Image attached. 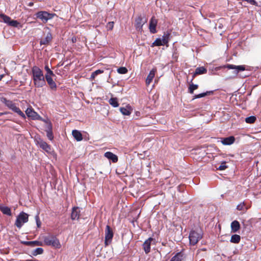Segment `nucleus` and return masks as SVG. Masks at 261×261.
Segmentation results:
<instances>
[{
    "label": "nucleus",
    "instance_id": "nucleus-1",
    "mask_svg": "<svg viewBox=\"0 0 261 261\" xmlns=\"http://www.w3.org/2000/svg\"><path fill=\"white\" fill-rule=\"evenodd\" d=\"M33 80L36 87L41 88L46 85L45 77L43 71L37 66H34L32 69Z\"/></svg>",
    "mask_w": 261,
    "mask_h": 261
},
{
    "label": "nucleus",
    "instance_id": "nucleus-2",
    "mask_svg": "<svg viewBox=\"0 0 261 261\" xmlns=\"http://www.w3.org/2000/svg\"><path fill=\"white\" fill-rule=\"evenodd\" d=\"M1 101L4 103L7 107L10 109L12 110L13 112L18 114L20 116L23 118H25L24 114L20 110V109L17 107L15 104L11 100L7 99L5 97H1L0 98Z\"/></svg>",
    "mask_w": 261,
    "mask_h": 261
},
{
    "label": "nucleus",
    "instance_id": "nucleus-3",
    "mask_svg": "<svg viewBox=\"0 0 261 261\" xmlns=\"http://www.w3.org/2000/svg\"><path fill=\"white\" fill-rule=\"evenodd\" d=\"M44 243L46 245L51 246L56 248H60L61 244L57 237L53 235L43 237Z\"/></svg>",
    "mask_w": 261,
    "mask_h": 261
},
{
    "label": "nucleus",
    "instance_id": "nucleus-4",
    "mask_svg": "<svg viewBox=\"0 0 261 261\" xmlns=\"http://www.w3.org/2000/svg\"><path fill=\"white\" fill-rule=\"evenodd\" d=\"M36 17L39 19L42 23H45L48 20L51 19L56 15L55 13H50L47 11H40L35 14Z\"/></svg>",
    "mask_w": 261,
    "mask_h": 261
},
{
    "label": "nucleus",
    "instance_id": "nucleus-5",
    "mask_svg": "<svg viewBox=\"0 0 261 261\" xmlns=\"http://www.w3.org/2000/svg\"><path fill=\"white\" fill-rule=\"evenodd\" d=\"M29 220V215L25 213L22 212L17 217L15 225L19 228H20L23 224Z\"/></svg>",
    "mask_w": 261,
    "mask_h": 261
},
{
    "label": "nucleus",
    "instance_id": "nucleus-6",
    "mask_svg": "<svg viewBox=\"0 0 261 261\" xmlns=\"http://www.w3.org/2000/svg\"><path fill=\"white\" fill-rule=\"evenodd\" d=\"M114 233L112 229L109 225H107L105 229V245L106 246L110 245L113 238Z\"/></svg>",
    "mask_w": 261,
    "mask_h": 261
},
{
    "label": "nucleus",
    "instance_id": "nucleus-7",
    "mask_svg": "<svg viewBox=\"0 0 261 261\" xmlns=\"http://www.w3.org/2000/svg\"><path fill=\"white\" fill-rule=\"evenodd\" d=\"M201 238L202 236L200 233L195 230L191 231L189 234L190 243L192 245H195Z\"/></svg>",
    "mask_w": 261,
    "mask_h": 261
},
{
    "label": "nucleus",
    "instance_id": "nucleus-8",
    "mask_svg": "<svg viewBox=\"0 0 261 261\" xmlns=\"http://www.w3.org/2000/svg\"><path fill=\"white\" fill-rule=\"evenodd\" d=\"M146 22L147 19L146 18H143L141 15L139 16L135 20V26L136 29L139 31H141L143 24Z\"/></svg>",
    "mask_w": 261,
    "mask_h": 261
},
{
    "label": "nucleus",
    "instance_id": "nucleus-9",
    "mask_svg": "<svg viewBox=\"0 0 261 261\" xmlns=\"http://www.w3.org/2000/svg\"><path fill=\"white\" fill-rule=\"evenodd\" d=\"M36 143L38 146H39L40 148H41L45 151L47 152H50L51 150L50 146L41 139L39 138L38 139L36 140Z\"/></svg>",
    "mask_w": 261,
    "mask_h": 261
},
{
    "label": "nucleus",
    "instance_id": "nucleus-10",
    "mask_svg": "<svg viewBox=\"0 0 261 261\" xmlns=\"http://www.w3.org/2000/svg\"><path fill=\"white\" fill-rule=\"evenodd\" d=\"M26 115L34 120L39 119L40 116L32 108H28L25 111Z\"/></svg>",
    "mask_w": 261,
    "mask_h": 261
},
{
    "label": "nucleus",
    "instance_id": "nucleus-11",
    "mask_svg": "<svg viewBox=\"0 0 261 261\" xmlns=\"http://www.w3.org/2000/svg\"><path fill=\"white\" fill-rule=\"evenodd\" d=\"M226 67L229 69H235L234 72L235 74H237L240 71L245 70V67L244 65L237 66L232 64H227Z\"/></svg>",
    "mask_w": 261,
    "mask_h": 261
},
{
    "label": "nucleus",
    "instance_id": "nucleus-12",
    "mask_svg": "<svg viewBox=\"0 0 261 261\" xmlns=\"http://www.w3.org/2000/svg\"><path fill=\"white\" fill-rule=\"evenodd\" d=\"M157 23H158V21L155 18V17L152 16L150 20L149 27L150 32L152 34H154L156 32V26Z\"/></svg>",
    "mask_w": 261,
    "mask_h": 261
},
{
    "label": "nucleus",
    "instance_id": "nucleus-13",
    "mask_svg": "<svg viewBox=\"0 0 261 261\" xmlns=\"http://www.w3.org/2000/svg\"><path fill=\"white\" fill-rule=\"evenodd\" d=\"M80 210L79 207H73L71 214V219L72 220H79L80 216Z\"/></svg>",
    "mask_w": 261,
    "mask_h": 261
},
{
    "label": "nucleus",
    "instance_id": "nucleus-14",
    "mask_svg": "<svg viewBox=\"0 0 261 261\" xmlns=\"http://www.w3.org/2000/svg\"><path fill=\"white\" fill-rule=\"evenodd\" d=\"M235 141V138L233 136H229L226 138H221V142L224 145H230Z\"/></svg>",
    "mask_w": 261,
    "mask_h": 261
},
{
    "label": "nucleus",
    "instance_id": "nucleus-15",
    "mask_svg": "<svg viewBox=\"0 0 261 261\" xmlns=\"http://www.w3.org/2000/svg\"><path fill=\"white\" fill-rule=\"evenodd\" d=\"M207 72V69L203 66L199 67L196 68L195 72L192 75V79L191 82L193 81L195 77L197 75L205 74Z\"/></svg>",
    "mask_w": 261,
    "mask_h": 261
},
{
    "label": "nucleus",
    "instance_id": "nucleus-16",
    "mask_svg": "<svg viewBox=\"0 0 261 261\" xmlns=\"http://www.w3.org/2000/svg\"><path fill=\"white\" fill-rule=\"evenodd\" d=\"M53 38L52 35L50 32H48L44 38L40 40V44L41 45H47L51 41Z\"/></svg>",
    "mask_w": 261,
    "mask_h": 261
},
{
    "label": "nucleus",
    "instance_id": "nucleus-17",
    "mask_svg": "<svg viewBox=\"0 0 261 261\" xmlns=\"http://www.w3.org/2000/svg\"><path fill=\"white\" fill-rule=\"evenodd\" d=\"M153 240L152 238H149L144 242L143 247L146 254H148L150 252L151 242Z\"/></svg>",
    "mask_w": 261,
    "mask_h": 261
},
{
    "label": "nucleus",
    "instance_id": "nucleus-18",
    "mask_svg": "<svg viewBox=\"0 0 261 261\" xmlns=\"http://www.w3.org/2000/svg\"><path fill=\"white\" fill-rule=\"evenodd\" d=\"M45 131L46 132V136L50 140H53L54 136L52 132V125L50 122L47 123Z\"/></svg>",
    "mask_w": 261,
    "mask_h": 261
},
{
    "label": "nucleus",
    "instance_id": "nucleus-19",
    "mask_svg": "<svg viewBox=\"0 0 261 261\" xmlns=\"http://www.w3.org/2000/svg\"><path fill=\"white\" fill-rule=\"evenodd\" d=\"M45 77L50 89L52 90H56L57 85L55 82L53 81L51 76H50V75H48V74H45Z\"/></svg>",
    "mask_w": 261,
    "mask_h": 261
},
{
    "label": "nucleus",
    "instance_id": "nucleus-20",
    "mask_svg": "<svg viewBox=\"0 0 261 261\" xmlns=\"http://www.w3.org/2000/svg\"><path fill=\"white\" fill-rule=\"evenodd\" d=\"M156 71V68H153L149 72L146 80V84L149 85L152 82L154 77L155 73Z\"/></svg>",
    "mask_w": 261,
    "mask_h": 261
},
{
    "label": "nucleus",
    "instance_id": "nucleus-21",
    "mask_svg": "<svg viewBox=\"0 0 261 261\" xmlns=\"http://www.w3.org/2000/svg\"><path fill=\"white\" fill-rule=\"evenodd\" d=\"M105 156L111 160L113 163H116L118 161V157L111 152L108 151L105 153Z\"/></svg>",
    "mask_w": 261,
    "mask_h": 261
},
{
    "label": "nucleus",
    "instance_id": "nucleus-22",
    "mask_svg": "<svg viewBox=\"0 0 261 261\" xmlns=\"http://www.w3.org/2000/svg\"><path fill=\"white\" fill-rule=\"evenodd\" d=\"M21 243L23 245L30 246H42V242L38 241H22Z\"/></svg>",
    "mask_w": 261,
    "mask_h": 261
},
{
    "label": "nucleus",
    "instance_id": "nucleus-23",
    "mask_svg": "<svg viewBox=\"0 0 261 261\" xmlns=\"http://www.w3.org/2000/svg\"><path fill=\"white\" fill-rule=\"evenodd\" d=\"M240 229V224L237 220L232 221L231 223V232H236Z\"/></svg>",
    "mask_w": 261,
    "mask_h": 261
},
{
    "label": "nucleus",
    "instance_id": "nucleus-24",
    "mask_svg": "<svg viewBox=\"0 0 261 261\" xmlns=\"http://www.w3.org/2000/svg\"><path fill=\"white\" fill-rule=\"evenodd\" d=\"M120 111L123 115L129 116L132 113V109L130 106H127L125 108L121 107L120 108Z\"/></svg>",
    "mask_w": 261,
    "mask_h": 261
},
{
    "label": "nucleus",
    "instance_id": "nucleus-25",
    "mask_svg": "<svg viewBox=\"0 0 261 261\" xmlns=\"http://www.w3.org/2000/svg\"><path fill=\"white\" fill-rule=\"evenodd\" d=\"M72 134L74 138L77 141H81L83 140V136L81 133L77 130H73L72 132Z\"/></svg>",
    "mask_w": 261,
    "mask_h": 261
},
{
    "label": "nucleus",
    "instance_id": "nucleus-26",
    "mask_svg": "<svg viewBox=\"0 0 261 261\" xmlns=\"http://www.w3.org/2000/svg\"><path fill=\"white\" fill-rule=\"evenodd\" d=\"M184 255L182 253L178 252L172 257L170 261H182L184 259Z\"/></svg>",
    "mask_w": 261,
    "mask_h": 261
},
{
    "label": "nucleus",
    "instance_id": "nucleus-27",
    "mask_svg": "<svg viewBox=\"0 0 261 261\" xmlns=\"http://www.w3.org/2000/svg\"><path fill=\"white\" fill-rule=\"evenodd\" d=\"M0 210L4 214L7 215L8 216H11L12 214L11 209L9 207L1 205Z\"/></svg>",
    "mask_w": 261,
    "mask_h": 261
},
{
    "label": "nucleus",
    "instance_id": "nucleus-28",
    "mask_svg": "<svg viewBox=\"0 0 261 261\" xmlns=\"http://www.w3.org/2000/svg\"><path fill=\"white\" fill-rule=\"evenodd\" d=\"M213 92H214L213 91H206V92H204L202 93L195 95L194 96L193 99H196V98H200L204 97L207 95H210L211 94H213Z\"/></svg>",
    "mask_w": 261,
    "mask_h": 261
},
{
    "label": "nucleus",
    "instance_id": "nucleus-29",
    "mask_svg": "<svg viewBox=\"0 0 261 261\" xmlns=\"http://www.w3.org/2000/svg\"><path fill=\"white\" fill-rule=\"evenodd\" d=\"M241 240V237L238 234L232 235L230 239V242L234 244H238Z\"/></svg>",
    "mask_w": 261,
    "mask_h": 261
},
{
    "label": "nucleus",
    "instance_id": "nucleus-30",
    "mask_svg": "<svg viewBox=\"0 0 261 261\" xmlns=\"http://www.w3.org/2000/svg\"><path fill=\"white\" fill-rule=\"evenodd\" d=\"M109 103L112 105L113 107H117L119 106V103L118 102L117 98L115 97H112L110 98L109 100Z\"/></svg>",
    "mask_w": 261,
    "mask_h": 261
},
{
    "label": "nucleus",
    "instance_id": "nucleus-31",
    "mask_svg": "<svg viewBox=\"0 0 261 261\" xmlns=\"http://www.w3.org/2000/svg\"><path fill=\"white\" fill-rule=\"evenodd\" d=\"M192 83V82H191ZM198 88V85L191 83L188 88V92L190 94H193L194 91Z\"/></svg>",
    "mask_w": 261,
    "mask_h": 261
},
{
    "label": "nucleus",
    "instance_id": "nucleus-32",
    "mask_svg": "<svg viewBox=\"0 0 261 261\" xmlns=\"http://www.w3.org/2000/svg\"><path fill=\"white\" fill-rule=\"evenodd\" d=\"M0 18L2 19L3 21L7 24L9 23V22L10 21V17L4 14H0Z\"/></svg>",
    "mask_w": 261,
    "mask_h": 261
},
{
    "label": "nucleus",
    "instance_id": "nucleus-33",
    "mask_svg": "<svg viewBox=\"0 0 261 261\" xmlns=\"http://www.w3.org/2000/svg\"><path fill=\"white\" fill-rule=\"evenodd\" d=\"M256 120L255 116H251L245 118V121L247 123L252 124Z\"/></svg>",
    "mask_w": 261,
    "mask_h": 261
},
{
    "label": "nucleus",
    "instance_id": "nucleus-34",
    "mask_svg": "<svg viewBox=\"0 0 261 261\" xmlns=\"http://www.w3.org/2000/svg\"><path fill=\"white\" fill-rule=\"evenodd\" d=\"M43 252V249L42 248H37L32 252V254L36 256L38 254H41Z\"/></svg>",
    "mask_w": 261,
    "mask_h": 261
},
{
    "label": "nucleus",
    "instance_id": "nucleus-35",
    "mask_svg": "<svg viewBox=\"0 0 261 261\" xmlns=\"http://www.w3.org/2000/svg\"><path fill=\"white\" fill-rule=\"evenodd\" d=\"M168 37L169 34L165 35L163 36V38L161 39V41L163 44L164 45L167 44L168 42Z\"/></svg>",
    "mask_w": 261,
    "mask_h": 261
},
{
    "label": "nucleus",
    "instance_id": "nucleus-36",
    "mask_svg": "<svg viewBox=\"0 0 261 261\" xmlns=\"http://www.w3.org/2000/svg\"><path fill=\"white\" fill-rule=\"evenodd\" d=\"M8 24L12 27H17L19 24V22L17 20H11V19L10 18Z\"/></svg>",
    "mask_w": 261,
    "mask_h": 261
},
{
    "label": "nucleus",
    "instance_id": "nucleus-37",
    "mask_svg": "<svg viewBox=\"0 0 261 261\" xmlns=\"http://www.w3.org/2000/svg\"><path fill=\"white\" fill-rule=\"evenodd\" d=\"M45 70L46 71L47 73L46 74H48V75H50V76H55V74L54 73V72H53V71H51L50 68H49V67L47 66V65H46L45 66Z\"/></svg>",
    "mask_w": 261,
    "mask_h": 261
},
{
    "label": "nucleus",
    "instance_id": "nucleus-38",
    "mask_svg": "<svg viewBox=\"0 0 261 261\" xmlns=\"http://www.w3.org/2000/svg\"><path fill=\"white\" fill-rule=\"evenodd\" d=\"M117 72L120 74H125L127 72V69L126 67H121L117 69Z\"/></svg>",
    "mask_w": 261,
    "mask_h": 261
},
{
    "label": "nucleus",
    "instance_id": "nucleus-39",
    "mask_svg": "<svg viewBox=\"0 0 261 261\" xmlns=\"http://www.w3.org/2000/svg\"><path fill=\"white\" fill-rule=\"evenodd\" d=\"M164 45L161 41V38H157L154 42L152 43V46H161Z\"/></svg>",
    "mask_w": 261,
    "mask_h": 261
},
{
    "label": "nucleus",
    "instance_id": "nucleus-40",
    "mask_svg": "<svg viewBox=\"0 0 261 261\" xmlns=\"http://www.w3.org/2000/svg\"><path fill=\"white\" fill-rule=\"evenodd\" d=\"M245 204L244 203V202L241 203L238 205V206L237 207V209L238 211H244L245 209L247 208H245Z\"/></svg>",
    "mask_w": 261,
    "mask_h": 261
},
{
    "label": "nucleus",
    "instance_id": "nucleus-41",
    "mask_svg": "<svg viewBox=\"0 0 261 261\" xmlns=\"http://www.w3.org/2000/svg\"><path fill=\"white\" fill-rule=\"evenodd\" d=\"M227 166L226 165V162H223L221 163V164L220 165V166L218 168V169L220 170H224L227 168Z\"/></svg>",
    "mask_w": 261,
    "mask_h": 261
},
{
    "label": "nucleus",
    "instance_id": "nucleus-42",
    "mask_svg": "<svg viewBox=\"0 0 261 261\" xmlns=\"http://www.w3.org/2000/svg\"><path fill=\"white\" fill-rule=\"evenodd\" d=\"M108 30H112L114 27V22H109L106 25Z\"/></svg>",
    "mask_w": 261,
    "mask_h": 261
},
{
    "label": "nucleus",
    "instance_id": "nucleus-43",
    "mask_svg": "<svg viewBox=\"0 0 261 261\" xmlns=\"http://www.w3.org/2000/svg\"><path fill=\"white\" fill-rule=\"evenodd\" d=\"M35 220L36 221L37 227H38V228L40 227L41 222L40 220L39 217L38 215L35 216Z\"/></svg>",
    "mask_w": 261,
    "mask_h": 261
},
{
    "label": "nucleus",
    "instance_id": "nucleus-44",
    "mask_svg": "<svg viewBox=\"0 0 261 261\" xmlns=\"http://www.w3.org/2000/svg\"><path fill=\"white\" fill-rule=\"evenodd\" d=\"M103 72V70L98 69L94 72V75H96L97 76L98 74H101Z\"/></svg>",
    "mask_w": 261,
    "mask_h": 261
},
{
    "label": "nucleus",
    "instance_id": "nucleus-45",
    "mask_svg": "<svg viewBox=\"0 0 261 261\" xmlns=\"http://www.w3.org/2000/svg\"><path fill=\"white\" fill-rule=\"evenodd\" d=\"M135 115H136V119H137L138 117L140 116L141 115V113L139 111H137L135 113Z\"/></svg>",
    "mask_w": 261,
    "mask_h": 261
},
{
    "label": "nucleus",
    "instance_id": "nucleus-46",
    "mask_svg": "<svg viewBox=\"0 0 261 261\" xmlns=\"http://www.w3.org/2000/svg\"><path fill=\"white\" fill-rule=\"evenodd\" d=\"M96 76V75H94V72H92V73L91 75V79H94Z\"/></svg>",
    "mask_w": 261,
    "mask_h": 261
},
{
    "label": "nucleus",
    "instance_id": "nucleus-47",
    "mask_svg": "<svg viewBox=\"0 0 261 261\" xmlns=\"http://www.w3.org/2000/svg\"><path fill=\"white\" fill-rule=\"evenodd\" d=\"M8 113L7 112H4V113H0V116L3 115H5V114H8Z\"/></svg>",
    "mask_w": 261,
    "mask_h": 261
},
{
    "label": "nucleus",
    "instance_id": "nucleus-48",
    "mask_svg": "<svg viewBox=\"0 0 261 261\" xmlns=\"http://www.w3.org/2000/svg\"><path fill=\"white\" fill-rule=\"evenodd\" d=\"M28 6H30V7L33 6V3H32V2L29 3V4H28Z\"/></svg>",
    "mask_w": 261,
    "mask_h": 261
},
{
    "label": "nucleus",
    "instance_id": "nucleus-49",
    "mask_svg": "<svg viewBox=\"0 0 261 261\" xmlns=\"http://www.w3.org/2000/svg\"><path fill=\"white\" fill-rule=\"evenodd\" d=\"M4 75H0V81L2 80V79Z\"/></svg>",
    "mask_w": 261,
    "mask_h": 261
},
{
    "label": "nucleus",
    "instance_id": "nucleus-50",
    "mask_svg": "<svg viewBox=\"0 0 261 261\" xmlns=\"http://www.w3.org/2000/svg\"><path fill=\"white\" fill-rule=\"evenodd\" d=\"M173 58H175V59H176V58H177L176 56H174V55H173Z\"/></svg>",
    "mask_w": 261,
    "mask_h": 261
},
{
    "label": "nucleus",
    "instance_id": "nucleus-51",
    "mask_svg": "<svg viewBox=\"0 0 261 261\" xmlns=\"http://www.w3.org/2000/svg\"><path fill=\"white\" fill-rule=\"evenodd\" d=\"M20 261H31V260H20Z\"/></svg>",
    "mask_w": 261,
    "mask_h": 261
},
{
    "label": "nucleus",
    "instance_id": "nucleus-52",
    "mask_svg": "<svg viewBox=\"0 0 261 261\" xmlns=\"http://www.w3.org/2000/svg\"><path fill=\"white\" fill-rule=\"evenodd\" d=\"M31 261H37V260H31Z\"/></svg>",
    "mask_w": 261,
    "mask_h": 261
}]
</instances>
